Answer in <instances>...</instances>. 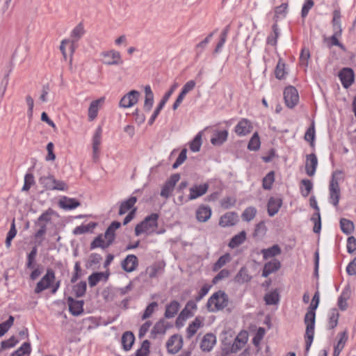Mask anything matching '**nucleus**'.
I'll list each match as a JSON object with an SVG mask.
<instances>
[{
  "label": "nucleus",
  "mask_w": 356,
  "mask_h": 356,
  "mask_svg": "<svg viewBox=\"0 0 356 356\" xmlns=\"http://www.w3.org/2000/svg\"><path fill=\"white\" fill-rule=\"evenodd\" d=\"M314 2L313 0H305L301 11L302 17L304 18L308 15L309 10L314 6Z\"/></svg>",
  "instance_id": "obj_62"
},
{
  "label": "nucleus",
  "mask_w": 356,
  "mask_h": 356,
  "mask_svg": "<svg viewBox=\"0 0 356 356\" xmlns=\"http://www.w3.org/2000/svg\"><path fill=\"white\" fill-rule=\"evenodd\" d=\"M144 90L145 96L143 108L145 111L149 112L153 106L154 94L152 91L151 87L149 85L145 86Z\"/></svg>",
  "instance_id": "obj_24"
},
{
  "label": "nucleus",
  "mask_w": 356,
  "mask_h": 356,
  "mask_svg": "<svg viewBox=\"0 0 356 356\" xmlns=\"http://www.w3.org/2000/svg\"><path fill=\"white\" fill-rule=\"evenodd\" d=\"M311 220L314 223V228H313L314 232L319 233L320 231H321V222L320 213L319 212L315 213L313 215V216L312 217Z\"/></svg>",
  "instance_id": "obj_54"
},
{
  "label": "nucleus",
  "mask_w": 356,
  "mask_h": 356,
  "mask_svg": "<svg viewBox=\"0 0 356 356\" xmlns=\"http://www.w3.org/2000/svg\"><path fill=\"white\" fill-rule=\"evenodd\" d=\"M120 227V222L114 221L113 222L110 226L106 230V235L112 236L113 239L115 238V231L118 229Z\"/></svg>",
  "instance_id": "obj_61"
},
{
  "label": "nucleus",
  "mask_w": 356,
  "mask_h": 356,
  "mask_svg": "<svg viewBox=\"0 0 356 356\" xmlns=\"http://www.w3.org/2000/svg\"><path fill=\"white\" fill-rule=\"evenodd\" d=\"M337 343L334 347L333 356H339L343 349L348 339L347 331L345 330L339 332L337 335Z\"/></svg>",
  "instance_id": "obj_19"
},
{
  "label": "nucleus",
  "mask_w": 356,
  "mask_h": 356,
  "mask_svg": "<svg viewBox=\"0 0 356 356\" xmlns=\"http://www.w3.org/2000/svg\"><path fill=\"white\" fill-rule=\"evenodd\" d=\"M339 317V312L337 309H332L329 312L328 328L334 329L338 324Z\"/></svg>",
  "instance_id": "obj_41"
},
{
  "label": "nucleus",
  "mask_w": 356,
  "mask_h": 356,
  "mask_svg": "<svg viewBox=\"0 0 356 356\" xmlns=\"http://www.w3.org/2000/svg\"><path fill=\"white\" fill-rule=\"evenodd\" d=\"M227 130H216L211 138V143L214 146H220L227 140Z\"/></svg>",
  "instance_id": "obj_21"
},
{
  "label": "nucleus",
  "mask_w": 356,
  "mask_h": 356,
  "mask_svg": "<svg viewBox=\"0 0 356 356\" xmlns=\"http://www.w3.org/2000/svg\"><path fill=\"white\" fill-rule=\"evenodd\" d=\"M280 252L281 249L277 245H274L269 248L263 249L261 250V253L265 259L278 255Z\"/></svg>",
  "instance_id": "obj_38"
},
{
  "label": "nucleus",
  "mask_w": 356,
  "mask_h": 356,
  "mask_svg": "<svg viewBox=\"0 0 356 356\" xmlns=\"http://www.w3.org/2000/svg\"><path fill=\"white\" fill-rule=\"evenodd\" d=\"M183 339L178 335H173L167 342V348L169 353L175 354L181 348Z\"/></svg>",
  "instance_id": "obj_15"
},
{
  "label": "nucleus",
  "mask_w": 356,
  "mask_h": 356,
  "mask_svg": "<svg viewBox=\"0 0 356 356\" xmlns=\"http://www.w3.org/2000/svg\"><path fill=\"white\" fill-rule=\"evenodd\" d=\"M256 213L257 210L255 208L252 207H248L242 213V218L243 220L250 221L254 218Z\"/></svg>",
  "instance_id": "obj_51"
},
{
  "label": "nucleus",
  "mask_w": 356,
  "mask_h": 356,
  "mask_svg": "<svg viewBox=\"0 0 356 356\" xmlns=\"http://www.w3.org/2000/svg\"><path fill=\"white\" fill-rule=\"evenodd\" d=\"M340 175V171H335L333 172L329 186L330 200V202L335 207L338 205L340 197V188L339 185V176Z\"/></svg>",
  "instance_id": "obj_4"
},
{
  "label": "nucleus",
  "mask_w": 356,
  "mask_h": 356,
  "mask_svg": "<svg viewBox=\"0 0 356 356\" xmlns=\"http://www.w3.org/2000/svg\"><path fill=\"white\" fill-rule=\"evenodd\" d=\"M318 305L315 302L310 305L308 308V311L305 316V323L306 325L305 331V355H307L309 350L310 346L313 342L314 334V325H315V310L318 307Z\"/></svg>",
  "instance_id": "obj_1"
},
{
  "label": "nucleus",
  "mask_w": 356,
  "mask_h": 356,
  "mask_svg": "<svg viewBox=\"0 0 356 356\" xmlns=\"http://www.w3.org/2000/svg\"><path fill=\"white\" fill-rule=\"evenodd\" d=\"M54 213V211L52 209H49L38 218L36 225L38 226L44 225V227L47 228V224L51 221V216Z\"/></svg>",
  "instance_id": "obj_36"
},
{
  "label": "nucleus",
  "mask_w": 356,
  "mask_h": 356,
  "mask_svg": "<svg viewBox=\"0 0 356 356\" xmlns=\"http://www.w3.org/2000/svg\"><path fill=\"white\" fill-rule=\"evenodd\" d=\"M273 181H274V172H270L263 179V188L264 189H267V190L270 189Z\"/></svg>",
  "instance_id": "obj_52"
},
{
  "label": "nucleus",
  "mask_w": 356,
  "mask_h": 356,
  "mask_svg": "<svg viewBox=\"0 0 356 356\" xmlns=\"http://www.w3.org/2000/svg\"><path fill=\"white\" fill-rule=\"evenodd\" d=\"M108 274L105 273H95L88 277V282L90 287H93L102 280H107Z\"/></svg>",
  "instance_id": "obj_33"
},
{
  "label": "nucleus",
  "mask_w": 356,
  "mask_h": 356,
  "mask_svg": "<svg viewBox=\"0 0 356 356\" xmlns=\"http://www.w3.org/2000/svg\"><path fill=\"white\" fill-rule=\"evenodd\" d=\"M211 215V210L208 206H201L196 211V218L200 222L207 221Z\"/></svg>",
  "instance_id": "obj_28"
},
{
  "label": "nucleus",
  "mask_w": 356,
  "mask_h": 356,
  "mask_svg": "<svg viewBox=\"0 0 356 356\" xmlns=\"http://www.w3.org/2000/svg\"><path fill=\"white\" fill-rule=\"evenodd\" d=\"M209 184H194L189 188V195L186 202L195 200L207 193L209 189Z\"/></svg>",
  "instance_id": "obj_9"
},
{
  "label": "nucleus",
  "mask_w": 356,
  "mask_h": 356,
  "mask_svg": "<svg viewBox=\"0 0 356 356\" xmlns=\"http://www.w3.org/2000/svg\"><path fill=\"white\" fill-rule=\"evenodd\" d=\"M85 30L83 25L81 23H79L77 26H76L74 29L71 32V38L73 41L78 42L81 38L84 35Z\"/></svg>",
  "instance_id": "obj_40"
},
{
  "label": "nucleus",
  "mask_w": 356,
  "mask_h": 356,
  "mask_svg": "<svg viewBox=\"0 0 356 356\" xmlns=\"http://www.w3.org/2000/svg\"><path fill=\"white\" fill-rule=\"evenodd\" d=\"M245 239L246 232L245 231H242L232 238L229 243V247L231 248H235L242 244Z\"/></svg>",
  "instance_id": "obj_34"
},
{
  "label": "nucleus",
  "mask_w": 356,
  "mask_h": 356,
  "mask_svg": "<svg viewBox=\"0 0 356 356\" xmlns=\"http://www.w3.org/2000/svg\"><path fill=\"white\" fill-rule=\"evenodd\" d=\"M201 325L202 321L198 318H196L187 328V337L191 338L197 332V330L201 327Z\"/></svg>",
  "instance_id": "obj_43"
},
{
  "label": "nucleus",
  "mask_w": 356,
  "mask_h": 356,
  "mask_svg": "<svg viewBox=\"0 0 356 356\" xmlns=\"http://www.w3.org/2000/svg\"><path fill=\"white\" fill-rule=\"evenodd\" d=\"M351 291L350 287L347 286L343 291H342L341 296L338 299V306L339 309L342 311H344L348 307L347 300L349 299L350 296Z\"/></svg>",
  "instance_id": "obj_27"
},
{
  "label": "nucleus",
  "mask_w": 356,
  "mask_h": 356,
  "mask_svg": "<svg viewBox=\"0 0 356 356\" xmlns=\"http://www.w3.org/2000/svg\"><path fill=\"white\" fill-rule=\"evenodd\" d=\"M40 184L48 190L66 191L67 186L60 180L56 179L53 176L42 177L40 179Z\"/></svg>",
  "instance_id": "obj_5"
},
{
  "label": "nucleus",
  "mask_w": 356,
  "mask_h": 356,
  "mask_svg": "<svg viewBox=\"0 0 356 356\" xmlns=\"http://www.w3.org/2000/svg\"><path fill=\"white\" fill-rule=\"evenodd\" d=\"M216 337L212 334H207L204 336L200 348L203 351L209 352L216 343Z\"/></svg>",
  "instance_id": "obj_25"
},
{
  "label": "nucleus",
  "mask_w": 356,
  "mask_h": 356,
  "mask_svg": "<svg viewBox=\"0 0 356 356\" xmlns=\"http://www.w3.org/2000/svg\"><path fill=\"white\" fill-rule=\"evenodd\" d=\"M14 317L10 316L8 319L0 324V337H3L14 323Z\"/></svg>",
  "instance_id": "obj_47"
},
{
  "label": "nucleus",
  "mask_w": 356,
  "mask_h": 356,
  "mask_svg": "<svg viewBox=\"0 0 356 356\" xmlns=\"http://www.w3.org/2000/svg\"><path fill=\"white\" fill-rule=\"evenodd\" d=\"M203 131H200L190 143V149L192 152H197L200 151L202 146V138Z\"/></svg>",
  "instance_id": "obj_39"
},
{
  "label": "nucleus",
  "mask_w": 356,
  "mask_h": 356,
  "mask_svg": "<svg viewBox=\"0 0 356 356\" xmlns=\"http://www.w3.org/2000/svg\"><path fill=\"white\" fill-rule=\"evenodd\" d=\"M31 351V344L29 342H24L21 347L13 352L10 356H24L30 354Z\"/></svg>",
  "instance_id": "obj_46"
},
{
  "label": "nucleus",
  "mask_w": 356,
  "mask_h": 356,
  "mask_svg": "<svg viewBox=\"0 0 356 356\" xmlns=\"http://www.w3.org/2000/svg\"><path fill=\"white\" fill-rule=\"evenodd\" d=\"M318 165L317 157L314 154H310L307 156L305 170L307 174L312 177L314 175Z\"/></svg>",
  "instance_id": "obj_20"
},
{
  "label": "nucleus",
  "mask_w": 356,
  "mask_h": 356,
  "mask_svg": "<svg viewBox=\"0 0 356 356\" xmlns=\"http://www.w3.org/2000/svg\"><path fill=\"white\" fill-rule=\"evenodd\" d=\"M86 287L87 285L86 282H81L80 283L74 285L73 287V291L76 297L79 298L83 296L86 291Z\"/></svg>",
  "instance_id": "obj_48"
},
{
  "label": "nucleus",
  "mask_w": 356,
  "mask_h": 356,
  "mask_svg": "<svg viewBox=\"0 0 356 356\" xmlns=\"http://www.w3.org/2000/svg\"><path fill=\"white\" fill-rule=\"evenodd\" d=\"M282 206V200L278 198L270 197L268 202V213L270 216L275 215Z\"/></svg>",
  "instance_id": "obj_29"
},
{
  "label": "nucleus",
  "mask_w": 356,
  "mask_h": 356,
  "mask_svg": "<svg viewBox=\"0 0 356 356\" xmlns=\"http://www.w3.org/2000/svg\"><path fill=\"white\" fill-rule=\"evenodd\" d=\"M180 308V304L176 301H172L169 305L166 306L165 312V317L166 318H173L178 312Z\"/></svg>",
  "instance_id": "obj_30"
},
{
  "label": "nucleus",
  "mask_w": 356,
  "mask_h": 356,
  "mask_svg": "<svg viewBox=\"0 0 356 356\" xmlns=\"http://www.w3.org/2000/svg\"><path fill=\"white\" fill-rule=\"evenodd\" d=\"M253 129L252 124L247 119H242L235 127V133L238 136H244L250 134Z\"/></svg>",
  "instance_id": "obj_13"
},
{
  "label": "nucleus",
  "mask_w": 356,
  "mask_h": 356,
  "mask_svg": "<svg viewBox=\"0 0 356 356\" xmlns=\"http://www.w3.org/2000/svg\"><path fill=\"white\" fill-rule=\"evenodd\" d=\"M38 253V250L36 246L33 247L30 252V253L28 254L27 257V264L26 267L28 268H33V262L35 261V257Z\"/></svg>",
  "instance_id": "obj_56"
},
{
  "label": "nucleus",
  "mask_w": 356,
  "mask_h": 356,
  "mask_svg": "<svg viewBox=\"0 0 356 356\" xmlns=\"http://www.w3.org/2000/svg\"><path fill=\"white\" fill-rule=\"evenodd\" d=\"M149 346L150 343L148 340L143 341L140 348L137 350L136 356H148Z\"/></svg>",
  "instance_id": "obj_50"
},
{
  "label": "nucleus",
  "mask_w": 356,
  "mask_h": 356,
  "mask_svg": "<svg viewBox=\"0 0 356 356\" xmlns=\"http://www.w3.org/2000/svg\"><path fill=\"white\" fill-rule=\"evenodd\" d=\"M59 204L64 209H73L80 206V202L74 198L65 197L60 200Z\"/></svg>",
  "instance_id": "obj_31"
},
{
  "label": "nucleus",
  "mask_w": 356,
  "mask_h": 356,
  "mask_svg": "<svg viewBox=\"0 0 356 356\" xmlns=\"http://www.w3.org/2000/svg\"><path fill=\"white\" fill-rule=\"evenodd\" d=\"M347 250L349 253H353L356 251V238L354 236H350L347 241Z\"/></svg>",
  "instance_id": "obj_64"
},
{
  "label": "nucleus",
  "mask_w": 356,
  "mask_h": 356,
  "mask_svg": "<svg viewBox=\"0 0 356 356\" xmlns=\"http://www.w3.org/2000/svg\"><path fill=\"white\" fill-rule=\"evenodd\" d=\"M158 304L156 302H151L145 309L144 314L143 315V319H146L151 316L153 314L156 307H157Z\"/></svg>",
  "instance_id": "obj_63"
},
{
  "label": "nucleus",
  "mask_w": 356,
  "mask_h": 356,
  "mask_svg": "<svg viewBox=\"0 0 356 356\" xmlns=\"http://www.w3.org/2000/svg\"><path fill=\"white\" fill-rule=\"evenodd\" d=\"M195 82L193 80L188 81L184 84L180 94L179 95L177 99H176L172 106L173 110H176L179 106V105L184 100L186 95L191 92V90H193L195 88Z\"/></svg>",
  "instance_id": "obj_12"
},
{
  "label": "nucleus",
  "mask_w": 356,
  "mask_h": 356,
  "mask_svg": "<svg viewBox=\"0 0 356 356\" xmlns=\"http://www.w3.org/2000/svg\"><path fill=\"white\" fill-rule=\"evenodd\" d=\"M238 221V216L234 212H228L223 215L219 222L222 227H229L234 225Z\"/></svg>",
  "instance_id": "obj_23"
},
{
  "label": "nucleus",
  "mask_w": 356,
  "mask_h": 356,
  "mask_svg": "<svg viewBox=\"0 0 356 356\" xmlns=\"http://www.w3.org/2000/svg\"><path fill=\"white\" fill-rule=\"evenodd\" d=\"M232 259V257L230 254L226 253L221 256L218 261L213 264V271H218L220 270L222 267L225 266L227 263H229Z\"/></svg>",
  "instance_id": "obj_37"
},
{
  "label": "nucleus",
  "mask_w": 356,
  "mask_h": 356,
  "mask_svg": "<svg viewBox=\"0 0 356 356\" xmlns=\"http://www.w3.org/2000/svg\"><path fill=\"white\" fill-rule=\"evenodd\" d=\"M280 268V263L279 261L274 259L266 263L264 265L262 276L264 277H267L270 274L277 271Z\"/></svg>",
  "instance_id": "obj_26"
},
{
  "label": "nucleus",
  "mask_w": 356,
  "mask_h": 356,
  "mask_svg": "<svg viewBox=\"0 0 356 356\" xmlns=\"http://www.w3.org/2000/svg\"><path fill=\"white\" fill-rule=\"evenodd\" d=\"M113 241L114 239L112 236L106 235V232H105L104 235L100 234L93 240L90 244V249H95L97 248L105 249L110 246L113 243Z\"/></svg>",
  "instance_id": "obj_11"
},
{
  "label": "nucleus",
  "mask_w": 356,
  "mask_h": 356,
  "mask_svg": "<svg viewBox=\"0 0 356 356\" xmlns=\"http://www.w3.org/2000/svg\"><path fill=\"white\" fill-rule=\"evenodd\" d=\"M35 183L34 177L32 174L28 173L24 177V184L22 187L23 191H28Z\"/></svg>",
  "instance_id": "obj_53"
},
{
  "label": "nucleus",
  "mask_w": 356,
  "mask_h": 356,
  "mask_svg": "<svg viewBox=\"0 0 356 356\" xmlns=\"http://www.w3.org/2000/svg\"><path fill=\"white\" fill-rule=\"evenodd\" d=\"M340 225L342 232L346 234H351L354 230V225L352 221L341 218L340 220Z\"/></svg>",
  "instance_id": "obj_45"
},
{
  "label": "nucleus",
  "mask_w": 356,
  "mask_h": 356,
  "mask_svg": "<svg viewBox=\"0 0 356 356\" xmlns=\"http://www.w3.org/2000/svg\"><path fill=\"white\" fill-rule=\"evenodd\" d=\"M261 145L260 138L257 132H255L250 138L248 148L250 151H257Z\"/></svg>",
  "instance_id": "obj_44"
},
{
  "label": "nucleus",
  "mask_w": 356,
  "mask_h": 356,
  "mask_svg": "<svg viewBox=\"0 0 356 356\" xmlns=\"http://www.w3.org/2000/svg\"><path fill=\"white\" fill-rule=\"evenodd\" d=\"M250 279L251 277L249 275L248 270L245 268H241L235 277V282L243 284L249 282Z\"/></svg>",
  "instance_id": "obj_42"
},
{
  "label": "nucleus",
  "mask_w": 356,
  "mask_h": 356,
  "mask_svg": "<svg viewBox=\"0 0 356 356\" xmlns=\"http://www.w3.org/2000/svg\"><path fill=\"white\" fill-rule=\"evenodd\" d=\"M138 266V258L134 254H129L122 261V268L126 272L131 273L136 270Z\"/></svg>",
  "instance_id": "obj_18"
},
{
  "label": "nucleus",
  "mask_w": 356,
  "mask_h": 356,
  "mask_svg": "<svg viewBox=\"0 0 356 356\" xmlns=\"http://www.w3.org/2000/svg\"><path fill=\"white\" fill-rule=\"evenodd\" d=\"M18 343V340L14 336H12L8 340L1 341V346L2 349H7L14 347Z\"/></svg>",
  "instance_id": "obj_60"
},
{
  "label": "nucleus",
  "mask_w": 356,
  "mask_h": 356,
  "mask_svg": "<svg viewBox=\"0 0 356 356\" xmlns=\"http://www.w3.org/2000/svg\"><path fill=\"white\" fill-rule=\"evenodd\" d=\"M301 183L304 186V188H302V191H301L302 195L304 197H307L310 193V192L312 189V186H313L312 183L309 179H303Z\"/></svg>",
  "instance_id": "obj_58"
},
{
  "label": "nucleus",
  "mask_w": 356,
  "mask_h": 356,
  "mask_svg": "<svg viewBox=\"0 0 356 356\" xmlns=\"http://www.w3.org/2000/svg\"><path fill=\"white\" fill-rule=\"evenodd\" d=\"M140 92L138 91L131 90L121 98L119 106L122 108L131 107L138 102Z\"/></svg>",
  "instance_id": "obj_10"
},
{
  "label": "nucleus",
  "mask_w": 356,
  "mask_h": 356,
  "mask_svg": "<svg viewBox=\"0 0 356 356\" xmlns=\"http://www.w3.org/2000/svg\"><path fill=\"white\" fill-rule=\"evenodd\" d=\"M228 304L229 298L227 295L222 291H218L209 298L207 307L209 312H215L223 309L227 307Z\"/></svg>",
  "instance_id": "obj_2"
},
{
  "label": "nucleus",
  "mask_w": 356,
  "mask_h": 356,
  "mask_svg": "<svg viewBox=\"0 0 356 356\" xmlns=\"http://www.w3.org/2000/svg\"><path fill=\"white\" fill-rule=\"evenodd\" d=\"M186 153H187V149H183L179 155L178 156L176 161L174 163V164L172 165V168L174 169L178 168L180 165H181L186 159L187 156H186Z\"/></svg>",
  "instance_id": "obj_59"
},
{
  "label": "nucleus",
  "mask_w": 356,
  "mask_h": 356,
  "mask_svg": "<svg viewBox=\"0 0 356 356\" xmlns=\"http://www.w3.org/2000/svg\"><path fill=\"white\" fill-rule=\"evenodd\" d=\"M55 280V273L51 269H47L46 274L37 283L34 292L37 294L49 288Z\"/></svg>",
  "instance_id": "obj_7"
},
{
  "label": "nucleus",
  "mask_w": 356,
  "mask_h": 356,
  "mask_svg": "<svg viewBox=\"0 0 356 356\" xmlns=\"http://www.w3.org/2000/svg\"><path fill=\"white\" fill-rule=\"evenodd\" d=\"M104 102V97L92 101L88 108V120L93 121L97 116L100 105Z\"/></svg>",
  "instance_id": "obj_22"
},
{
  "label": "nucleus",
  "mask_w": 356,
  "mask_h": 356,
  "mask_svg": "<svg viewBox=\"0 0 356 356\" xmlns=\"http://www.w3.org/2000/svg\"><path fill=\"white\" fill-rule=\"evenodd\" d=\"M284 98L289 108L294 107L299 100L298 90L293 86L286 87L284 91Z\"/></svg>",
  "instance_id": "obj_8"
},
{
  "label": "nucleus",
  "mask_w": 356,
  "mask_h": 356,
  "mask_svg": "<svg viewBox=\"0 0 356 356\" xmlns=\"http://www.w3.org/2000/svg\"><path fill=\"white\" fill-rule=\"evenodd\" d=\"M101 56L103 57V63L106 65H119L123 63L121 54L118 51L112 49L103 51Z\"/></svg>",
  "instance_id": "obj_6"
},
{
  "label": "nucleus",
  "mask_w": 356,
  "mask_h": 356,
  "mask_svg": "<svg viewBox=\"0 0 356 356\" xmlns=\"http://www.w3.org/2000/svg\"><path fill=\"white\" fill-rule=\"evenodd\" d=\"M273 34H272L268 37L267 43L272 46H275L277 44V39L279 35L278 28L276 24H274L273 26Z\"/></svg>",
  "instance_id": "obj_55"
},
{
  "label": "nucleus",
  "mask_w": 356,
  "mask_h": 356,
  "mask_svg": "<svg viewBox=\"0 0 356 356\" xmlns=\"http://www.w3.org/2000/svg\"><path fill=\"white\" fill-rule=\"evenodd\" d=\"M137 198L136 197H131L127 200L122 202L120 207L119 214L124 215L126 213L134 207Z\"/></svg>",
  "instance_id": "obj_35"
},
{
  "label": "nucleus",
  "mask_w": 356,
  "mask_h": 356,
  "mask_svg": "<svg viewBox=\"0 0 356 356\" xmlns=\"http://www.w3.org/2000/svg\"><path fill=\"white\" fill-rule=\"evenodd\" d=\"M102 130L101 127L97 128L92 137V157L94 161L99 158V149L102 140Z\"/></svg>",
  "instance_id": "obj_14"
},
{
  "label": "nucleus",
  "mask_w": 356,
  "mask_h": 356,
  "mask_svg": "<svg viewBox=\"0 0 356 356\" xmlns=\"http://www.w3.org/2000/svg\"><path fill=\"white\" fill-rule=\"evenodd\" d=\"M264 300L267 305H276L279 301V294L276 291L266 294Z\"/></svg>",
  "instance_id": "obj_49"
},
{
  "label": "nucleus",
  "mask_w": 356,
  "mask_h": 356,
  "mask_svg": "<svg viewBox=\"0 0 356 356\" xmlns=\"http://www.w3.org/2000/svg\"><path fill=\"white\" fill-rule=\"evenodd\" d=\"M69 309L73 316H79L83 312V301L75 300L72 297L67 298Z\"/></svg>",
  "instance_id": "obj_17"
},
{
  "label": "nucleus",
  "mask_w": 356,
  "mask_h": 356,
  "mask_svg": "<svg viewBox=\"0 0 356 356\" xmlns=\"http://www.w3.org/2000/svg\"><path fill=\"white\" fill-rule=\"evenodd\" d=\"M339 79L344 88H348L354 81V72L350 68H343L339 74Z\"/></svg>",
  "instance_id": "obj_16"
},
{
  "label": "nucleus",
  "mask_w": 356,
  "mask_h": 356,
  "mask_svg": "<svg viewBox=\"0 0 356 356\" xmlns=\"http://www.w3.org/2000/svg\"><path fill=\"white\" fill-rule=\"evenodd\" d=\"M135 340L134 335L131 332H126L122 337V343L125 350H129L132 347Z\"/></svg>",
  "instance_id": "obj_32"
},
{
  "label": "nucleus",
  "mask_w": 356,
  "mask_h": 356,
  "mask_svg": "<svg viewBox=\"0 0 356 356\" xmlns=\"http://www.w3.org/2000/svg\"><path fill=\"white\" fill-rule=\"evenodd\" d=\"M314 138H315V129H314V124H312V125L307 130V131L305 134V140L310 142L311 145L313 146Z\"/></svg>",
  "instance_id": "obj_57"
},
{
  "label": "nucleus",
  "mask_w": 356,
  "mask_h": 356,
  "mask_svg": "<svg viewBox=\"0 0 356 356\" xmlns=\"http://www.w3.org/2000/svg\"><path fill=\"white\" fill-rule=\"evenodd\" d=\"M158 218L159 215L156 213H152L147 216L143 222L138 224L135 227L136 235L139 236L142 233L150 234L154 232L158 226Z\"/></svg>",
  "instance_id": "obj_3"
}]
</instances>
